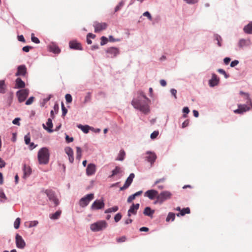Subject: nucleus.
<instances>
[{
	"instance_id": "f257e3e1",
	"label": "nucleus",
	"mask_w": 252,
	"mask_h": 252,
	"mask_svg": "<svg viewBox=\"0 0 252 252\" xmlns=\"http://www.w3.org/2000/svg\"><path fill=\"white\" fill-rule=\"evenodd\" d=\"M150 99L143 92H141L136 97L133 98L131 104L134 109L139 110L144 115H148L150 112Z\"/></svg>"
},
{
	"instance_id": "f03ea898",
	"label": "nucleus",
	"mask_w": 252,
	"mask_h": 252,
	"mask_svg": "<svg viewBox=\"0 0 252 252\" xmlns=\"http://www.w3.org/2000/svg\"><path fill=\"white\" fill-rule=\"evenodd\" d=\"M37 158L40 164H47L50 158L48 149L47 147L41 148L38 152Z\"/></svg>"
},
{
	"instance_id": "7ed1b4c3",
	"label": "nucleus",
	"mask_w": 252,
	"mask_h": 252,
	"mask_svg": "<svg viewBox=\"0 0 252 252\" xmlns=\"http://www.w3.org/2000/svg\"><path fill=\"white\" fill-rule=\"evenodd\" d=\"M252 108V100L250 98L249 95H247L246 104H239L238 109L235 110L234 112L236 114H242L244 112L249 111Z\"/></svg>"
},
{
	"instance_id": "20e7f679",
	"label": "nucleus",
	"mask_w": 252,
	"mask_h": 252,
	"mask_svg": "<svg viewBox=\"0 0 252 252\" xmlns=\"http://www.w3.org/2000/svg\"><path fill=\"white\" fill-rule=\"evenodd\" d=\"M108 224L105 220H99L90 225V229L93 232H98L106 228Z\"/></svg>"
},
{
	"instance_id": "39448f33",
	"label": "nucleus",
	"mask_w": 252,
	"mask_h": 252,
	"mask_svg": "<svg viewBox=\"0 0 252 252\" xmlns=\"http://www.w3.org/2000/svg\"><path fill=\"white\" fill-rule=\"evenodd\" d=\"M42 192L46 194L48 197L49 200L53 202L55 207L58 206L60 204V201L56 196L55 192L52 189H42L41 190Z\"/></svg>"
},
{
	"instance_id": "423d86ee",
	"label": "nucleus",
	"mask_w": 252,
	"mask_h": 252,
	"mask_svg": "<svg viewBox=\"0 0 252 252\" xmlns=\"http://www.w3.org/2000/svg\"><path fill=\"white\" fill-rule=\"evenodd\" d=\"M94 193L87 194L79 200V205L82 208L86 207L89 204L90 202L94 199Z\"/></svg>"
},
{
	"instance_id": "0eeeda50",
	"label": "nucleus",
	"mask_w": 252,
	"mask_h": 252,
	"mask_svg": "<svg viewBox=\"0 0 252 252\" xmlns=\"http://www.w3.org/2000/svg\"><path fill=\"white\" fill-rule=\"evenodd\" d=\"M29 94V90L28 89L18 91L16 92V95L18 97V101L20 103L24 101L28 97Z\"/></svg>"
},
{
	"instance_id": "6e6552de",
	"label": "nucleus",
	"mask_w": 252,
	"mask_h": 252,
	"mask_svg": "<svg viewBox=\"0 0 252 252\" xmlns=\"http://www.w3.org/2000/svg\"><path fill=\"white\" fill-rule=\"evenodd\" d=\"M172 195V194L170 191L164 190L158 193V196L163 203L166 200L170 199L171 198Z\"/></svg>"
},
{
	"instance_id": "1a4fd4ad",
	"label": "nucleus",
	"mask_w": 252,
	"mask_h": 252,
	"mask_svg": "<svg viewBox=\"0 0 252 252\" xmlns=\"http://www.w3.org/2000/svg\"><path fill=\"white\" fill-rule=\"evenodd\" d=\"M16 246L17 248L23 249L26 246V243L22 237L18 234L15 237Z\"/></svg>"
},
{
	"instance_id": "9d476101",
	"label": "nucleus",
	"mask_w": 252,
	"mask_h": 252,
	"mask_svg": "<svg viewBox=\"0 0 252 252\" xmlns=\"http://www.w3.org/2000/svg\"><path fill=\"white\" fill-rule=\"evenodd\" d=\"M105 204L103 200L97 199L95 200L91 206L92 210H99L101 209L104 207Z\"/></svg>"
},
{
	"instance_id": "9b49d317",
	"label": "nucleus",
	"mask_w": 252,
	"mask_h": 252,
	"mask_svg": "<svg viewBox=\"0 0 252 252\" xmlns=\"http://www.w3.org/2000/svg\"><path fill=\"white\" fill-rule=\"evenodd\" d=\"M106 53L109 54L108 57L110 58H114L116 57L118 55L120 54V51L119 48L114 47H111L108 48L106 50Z\"/></svg>"
},
{
	"instance_id": "f8f14e48",
	"label": "nucleus",
	"mask_w": 252,
	"mask_h": 252,
	"mask_svg": "<svg viewBox=\"0 0 252 252\" xmlns=\"http://www.w3.org/2000/svg\"><path fill=\"white\" fill-rule=\"evenodd\" d=\"M158 192L155 189H149L144 193V196L149 198L150 200L154 199L158 195Z\"/></svg>"
},
{
	"instance_id": "ddd939ff",
	"label": "nucleus",
	"mask_w": 252,
	"mask_h": 252,
	"mask_svg": "<svg viewBox=\"0 0 252 252\" xmlns=\"http://www.w3.org/2000/svg\"><path fill=\"white\" fill-rule=\"evenodd\" d=\"M27 73V69L25 64L20 65L17 67V71L15 73L16 76H25Z\"/></svg>"
},
{
	"instance_id": "4468645a",
	"label": "nucleus",
	"mask_w": 252,
	"mask_h": 252,
	"mask_svg": "<svg viewBox=\"0 0 252 252\" xmlns=\"http://www.w3.org/2000/svg\"><path fill=\"white\" fill-rule=\"evenodd\" d=\"M69 47L70 49L76 50H83L81 44L76 40L70 41L69 42Z\"/></svg>"
},
{
	"instance_id": "2eb2a0df",
	"label": "nucleus",
	"mask_w": 252,
	"mask_h": 252,
	"mask_svg": "<svg viewBox=\"0 0 252 252\" xmlns=\"http://www.w3.org/2000/svg\"><path fill=\"white\" fill-rule=\"evenodd\" d=\"M220 82V79L218 77L217 75L213 73L212 74V78L209 80V85L210 87H214L218 85Z\"/></svg>"
},
{
	"instance_id": "dca6fc26",
	"label": "nucleus",
	"mask_w": 252,
	"mask_h": 252,
	"mask_svg": "<svg viewBox=\"0 0 252 252\" xmlns=\"http://www.w3.org/2000/svg\"><path fill=\"white\" fill-rule=\"evenodd\" d=\"M146 154L148 155V156L146 158V160L151 164H153L155 162L157 158L156 154L154 152L149 151H147L146 152Z\"/></svg>"
},
{
	"instance_id": "f3484780",
	"label": "nucleus",
	"mask_w": 252,
	"mask_h": 252,
	"mask_svg": "<svg viewBox=\"0 0 252 252\" xmlns=\"http://www.w3.org/2000/svg\"><path fill=\"white\" fill-rule=\"evenodd\" d=\"M94 32H98L102 30H105L107 27V24L106 23H95L94 25Z\"/></svg>"
},
{
	"instance_id": "a211bd4d",
	"label": "nucleus",
	"mask_w": 252,
	"mask_h": 252,
	"mask_svg": "<svg viewBox=\"0 0 252 252\" xmlns=\"http://www.w3.org/2000/svg\"><path fill=\"white\" fill-rule=\"evenodd\" d=\"M96 171V166L94 163H89L86 168V174L87 176L94 175Z\"/></svg>"
},
{
	"instance_id": "6ab92c4d",
	"label": "nucleus",
	"mask_w": 252,
	"mask_h": 252,
	"mask_svg": "<svg viewBox=\"0 0 252 252\" xmlns=\"http://www.w3.org/2000/svg\"><path fill=\"white\" fill-rule=\"evenodd\" d=\"M46 126L44 124H42V126L43 128L46 130L48 132L52 133L54 131V130L52 129L53 128V123L52 120L51 118H49L47 120V122H46Z\"/></svg>"
},
{
	"instance_id": "aec40b11",
	"label": "nucleus",
	"mask_w": 252,
	"mask_h": 252,
	"mask_svg": "<svg viewBox=\"0 0 252 252\" xmlns=\"http://www.w3.org/2000/svg\"><path fill=\"white\" fill-rule=\"evenodd\" d=\"M48 50L49 52L56 54H58L61 52V50L58 46L54 43L49 45L48 46Z\"/></svg>"
},
{
	"instance_id": "412c9836",
	"label": "nucleus",
	"mask_w": 252,
	"mask_h": 252,
	"mask_svg": "<svg viewBox=\"0 0 252 252\" xmlns=\"http://www.w3.org/2000/svg\"><path fill=\"white\" fill-rule=\"evenodd\" d=\"M65 153L67 155L68 157V159L71 163H72L74 161V156H73V149L69 147H67L64 149Z\"/></svg>"
},
{
	"instance_id": "4be33fe9",
	"label": "nucleus",
	"mask_w": 252,
	"mask_h": 252,
	"mask_svg": "<svg viewBox=\"0 0 252 252\" xmlns=\"http://www.w3.org/2000/svg\"><path fill=\"white\" fill-rule=\"evenodd\" d=\"M251 41L250 39H240L238 43V46L239 48H242L244 47L249 46L251 45Z\"/></svg>"
},
{
	"instance_id": "5701e85b",
	"label": "nucleus",
	"mask_w": 252,
	"mask_h": 252,
	"mask_svg": "<svg viewBox=\"0 0 252 252\" xmlns=\"http://www.w3.org/2000/svg\"><path fill=\"white\" fill-rule=\"evenodd\" d=\"M213 37L214 41H217L218 46L219 47H221L222 46L223 41L221 36L217 33H214Z\"/></svg>"
},
{
	"instance_id": "b1692460",
	"label": "nucleus",
	"mask_w": 252,
	"mask_h": 252,
	"mask_svg": "<svg viewBox=\"0 0 252 252\" xmlns=\"http://www.w3.org/2000/svg\"><path fill=\"white\" fill-rule=\"evenodd\" d=\"M25 87V83L20 77L15 80V88L22 89Z\"/></svg>"
},
{
	"instance_id": "393cba45",
	"label": "nucleus",
	"mask_w": 252,
	"mask_h": 252,
	"mask_svg": "<svg viewBox=\"0 0 252 252\" xmlns=\"http://www.w3.org/2000/svg\"><path fill=\"white\" fill-rule=\"evenodd\" d=\"M155 210H153L150 207H146L144 210L143 214L146 216H148L151 218L153 217Z\"/></svg>"
},
{
	"instance_id": "a878e982",
	"label": "nucleus",
	"mask_w": 252,
	"mask_h": 252,
	"mask_svg": "<svg viewBox=\"0 0 252 252\" xmlns=\"http://www.w3.org/2000/svg\"><path fill=\"white\" fill-rule=\"evenodd\" d=\"M140 204L139 203L134 204L133 203L130 207L128 211L129 212H131L132 215H136L137 211L139 208Z\"/></svg>"
},
{
	"instance_id": "bb28decb",
	"label": "nucleus",
	"mask_w": 252,
	"mask_h": 252,
	"mask_svg": "<svg viewBox=\"0 0 252 252\" xmlns=\"http://www.w3.org/2000/svg\"><path fill=\"white\" fill-rule=\"evenodd\" d=\"M243 31L247 34H252V21L244 27Z\"/></svg>"
},
{
	"instance_id": "cd10ccee",
	"label": "nucleus",
	"mask_w": 252,
	"mask_h": 252,
	"mask_svg": "<svg viewBox=\"0 0 252 252\" xmlns=\"http://www.w3.org/2000/svg\"><path fill=\"white\" fill-rule=\"evenodd\" d=\"M24 172V178H26L29 176L32 173V169L29 166H27L26 164H24L23 168Z\"/></svg>"
},
{
	"instance_id": "c85d7f7f",
	"label": "nucleus",
	"mask_w": 252,
	"mask_h": 252,
	"mask_svg": "<svg viewBox=\"0 0 252 252\" xmlns=\"http://www.w3.org/2000/svg\"><path fill=\"white\" fill-rule=\"evenodd\" d=\"M134 177H135V175L134 173H130L129 174V176L126 179V181L124 184L125 185H126L128 188L131 184Z\"/></svg>"
},
{
	"instance_id": "c756f323",
	"label": "nucleus",
	"mask_w": 252,
	"mask_h": 252,
	"mask_svg": "<svg viewBox=\"0 0 252 252\" xmlns=\"http://www.w3.org/2000/svg\"><path fill=\"white\" fill-rule=\"evenodd\" d=\"M121 172H122V170H121V167L118 166H117L112 171L111 174L108 176V178H112L114 176L117 175L118 174L121 173Z\"/></svg>"
},
{
	"instance_id": "7c9ffc66",
	"label": "nucleus",
	"mask_w": 252,
	"mask_h": 252,
	"mask_svg": "<svg viewBox=\"0 0 252 252\" xmlns=\"http://www.w3.org/2000/svg\"><path fill=\"white\" fill-rule=\"evenodd\" d=\"M77 127L80 128L84 133H88L90 129H92V127L88 125H82L81 124L77 126Z\"/></svg>"
},
{
	"instance_id": "2f4dec72",
	"label": "nucleus",
	"mask_w": 252,
	"mask_h": 252,
	"mask_svg": "<svg viewBox=\"0 0 252 252\" xmlns=\"http://www.w3.org/2000/svg\"><path fill=\"white\" fill-rule=\"evenodd\" d=\"M62 213V211L61 210H58L55 213L50 214L49 215V218L51 220H58Z\"/></svg>"
},
{
	"instance_id": "473e14b6",
	"label": "nucleus",
	"mask_w": 252,
	"mask_h": 252,
	"mask_svg": "<svg viewBox=\"0 0 252 252\" xmlns=\"http://www.w3.org/2000/svg\"><path fill=\"white\" fill-rule=\"evenodd\" d=\"M190 212V209L189 207L184 208L182 209V210H181V212L180 213H179L177 214V216L178 217H179L180 215L183 216L186 214H189Z\"/></svg>"
},
{
	"instance_id": "72a5a7b5",
	"label": "nucleus",
	"mask_w": 252,
	"mask_h": 252,
	"mask_svg": "<svg viewBox=\"0 0 252 252\" xmlns=\"http://www.w3.org/2000/svg\"><path fill=\"white\" fill-rule=\"evenodd\" d=\"M6 92V86L3 80H0V94H3Z\"/></svg>"
},
{
	"instance_id": "f704fd0d",
	"label": "nucleus",
	"mask_w": 252,
	"mask_h": 252,
	"mask_svg": "<svg viewBox=\"0 0 252 252\" xmlns=\"http://www.w3.org/2000/svg\"><path fill=\"white\" fill-rule=\"evenodd\" d=\"M125 155H126V153H125V152L124 151V150H121L119 153L118 156L116 158V160H119V161L124 160V159L125 158Z\"/></svg>"
},
{
	"instance_id": "c9c22d12",
	"label": "nucleus",
	"mask_w": 252,
	"mask_h": 252,
	"mask_svg": "<svg viewBox=\"0 0 252 252\" xmlns=\"http://www.w3.org/2000/svg\"><path fill=\"white\" fill-rule=\"evenodd\" d=\"M119 210V207L118 206H115L112 208H109L105 210L104 213L105 214H108L111 212H115Z\"/></svg>"
},
{
	"instance_id": "e433bc0d",
	"label": "nucleus",
	"mask_w": 252,
	"mask_h": 252,
	"mask_svg": "<svg viewBox=\"0 0 252 252\" xmlns=\"http://www.w3.org/2000/svg\"><path fill=\"white\" fill-rule=\"evenodd\" d=\"M175 219V214L174 213L170 212L168 213L166 219V221H169L170 220L171 221L174 220Z\"/></svg>"
},
{
	"instance_id": "4c0bfd02",
	"label": "nucleus",
	"mask_w": 252,
	"mask_h": 252,
	"mask_svg": "<svg viewBox=\"0 0 252 252\" xmlns=\"http://www.w3.org/2000/svg\"><path fill=\"white\" fill-rule=\"evenodd\" d=\"M82 156V149L79 147H76V158L77 159L80 160Z\"/></svg>"
},
{
	"instance_id": "58836bf2",
	"label": "nucleus",
	"mask_w": 252,
	"mask_h": 252,
	"mask_svg": "<svg viewBox=\"0 0 252 252\" xmlns=\"http://www.w3.org/2000/svg\"><path fill=\"white\" fill-rule=\"evenodd\" d=\"M91 100V93L90 92H88L86 94V95L85 97L83 103L84 104L90 102Z\"/></svg>"
},
{
	"instance_id": "ea45409f",
	"label": "nucleus",
	"mask_w": 252,
	"mask_h": 252,
	"mask_svg": "<svg viewBox=\"0 0 252 252\" xmlns=\"http://www.w3.org/2000/svg\"><path fill=\"white\" fill-rule=\"evenodd\" d=\"M125 2L124 1H120L119 4L115 7L114 12H116L121 10L122 7L124 5Z\"/></svg>"
},
{
	"instance_id": "a19ab883",
	"label": "nucleus",
	"mask_w": 252,
	"mask_h": 252,
	"mask_svg": "<svg viewBox=\"0 0 252 252\" xmlns=\"http://www.w3.org/2000/svg\"><path fill=\"white\" fill-rule=\"evenodd\" d=\"M218 72H219L220 73L224 75V77L225 79H227L229 77L230 75L227 74L225 71L223 69H221V68H219L218 69Z\"/></svg>"
},
{
	"instance_id": "79ce46f5",
	"label": "nucleus",
	"mask_w": 252,
	"mask_h": 252,
	"mask_svg": "<svg viewBox=\"0 0 252 252\" xmlns=\"http://www.w3.org/2000/svg\"><path fill=\"white\" fill-rule=\"evenodd\" d=\"M61 107L62 111V117H64L67 113V109L65 108L63 102L61 103Z\"/></svg>"
},
{
	"instance_id": "37998d69",
	"label": "nucleus",
	"mask_w": 252,
	"mask_h": 252,
	"mask_svg": "<svg viewBox=\"0 0 252 252\" xmlns=\"http://www.w3.org/2000/svg\"><path fill=\"white\" fill-rule=\"evenodd\" d=\"M21 220L19 218H17L14 221V227L15 229H17L19 228Z\"/></svg>"
},
{
	"instance_id": "c03bdc74",
	"label": "nucleus",
	"mask_w": 252,
	"mask_h": 252,
	"mask_svg": "<svg viewBox=\"0 0 252 252\" xmlns=\"http://www.w3.org/2000/svg\"><path fill=\"white\" fill-rule=\"evenodd\" d=\"M52 97V95L50 94L48 97L46 98H44L42 100V101L40 103V106L41 107H43L44 105L51 99Z\"/></svg>"
},
{
	"instance_id": "a18cd8bd",
	"label": "nucleus",
	"mask_w": 252,
	"mask_h": 252,
	"mask_svg": "<svg viewBox=\"0 0 252 252\" xmlns=\"http://www.w3.org/2000/svg\"><path fill=\"white\" fill-rule=\"evenodd\" d=\"M183 117L185 118L187 117V114H188L189 112V109L188 107H184L183 109Z\"/></svg>"
},
{
	"instance_id": "49530a36",
	"label": "nucleus",
	"mask_w": 252,
	"mask_h": 252,
	"mask_svg": "<svg viewBox=\"0 0 252 252\" xmlns=\"http://www.w3.org/2000/svg\"><path fill=\"white\" fill-rule=\"evenodd\" d=\"M31 40L32 42L36 44H38L40 43L39 39L37 37L34 36V33H32L31 34Z\"/></svg>"
},
{
	"instance_id": "de8ad7c7",
	"label": "nucleus",
	"mask_w": 252,
	"mask_h": 252,
	"mask_svg": "<svg viewBox=\"0 0 252 252\" xmlns=\"http://www.w3.org/2000/svg\"><path fill=\"white\" fill-rule=\"evenodd\" d=\"M24 141L26 145H29L31 143V137L30 134L28 133L24 136Z\"/></svg>"
},
{
	"instance_id": "09e8293b",
	"label": "nucleus",
	"mask_w": 252,
	"mask_h": 252,
	"mask_svg": "<svg viewBox=\"0 0 252 252\" xmlns=\"http://www.w3.org/2000/svg\"><path fill=\"white\" fill-rule=\"evenodd\" d=\"M100 39H101L100 45L101 46L105 45L108 42V38L104 36H102L101 37Z\"/></svg>"
},
{
	"instance_id": "8fccbe9b",
	"label": "nucleus",
	"mask_w": 252,
	"mask_h": 252,
	"mask_svg": "<svg viewBox=\"0 0 252 252\" xmlns=\"http://www.w3.org/2000/svg\"><path fill=\"white\" fill-rule=\"evenodd\" d=\"M122 217V215L121 213H117L114 217L115 221L116 222H118L121 220Z\"/></svg>"
},
{
	"instance_id": "3c124183",
	"label": "nucleus",
	"mask_w": 252,
	"mask_h": 252,
	"mask_svg": "<svg viewBox=\"0 0 252 252\" xmlns=\"http://www.w3.org/2000/svg\"><path fill=\"white\" fill-rule=\"evenodd\" d=\"M65 98L67 103H70L72 101V96L69 94H65Z\"/></svg>"
},
{
	"instance_id": "603ef678",
	"label": "nucleus",
	"mask_w": 252,
	"mask_h": 252,
	"mask_svg": "<svg viewBox=\"0 0 252 252\" xmlns=\"http://www.w3.org/2000/svg\"><path fill=\"white\" fill-rule=\"evenodd\" d=\"M158 131L155 130L151 134L150 137L152 139H154L158 136Z\"/></svg>"
},
{
	"instance_id": "864d4df0",
	"label": "nucleus",
	"mask_w": 252,
	"mask_h": 252,
	"mask_svg": "<svg viewBox=\"0 0 252 252\" xmlns=\"http://www.w3.org/2000/svg\"><path fill=\"white\" fill-rule=\"evenodd\" d=\"M38 224V221L37 220L31 221L29 223V227L32 228V227L36 226Z\"/></svg>"
},
{
	"instance_id": "5fc2aeb1",
	"label": "nucleus",
	"mask_w": 252,
	"mask_h": 252,
	"mask_svg": "<svg viewBox=\"0 0 252 252\" xmlns=\"http://www.w3.org/2000/svg\"><path fill=\"white\" fill-rule=\"evenodd\" d=\"M166 180V178L165 177H163L162 178L158 179L154 183V185L152 186L153 187H154L156 185L158 184V183L160 182H163Z\"/></svg>"
},
{
	"instance_id": "6e6d98bb",
	"label": "nucleus",
	"mask_w": 252,
	"mask_h": 252,
	"mask_svg": "<svg viewBox=\"0 0 252 252\" xmlns=\"http://www.w3.org/2000/svg\"><path fill=\"white\" fill-rule=\"evenodd\" d=\"M34 99V97H33V96L30 97L27 99V100L26 101V103H25L26 105H31Z\"/></svg>"
},
{
	"instance_id": "4d7b16f0",
	"label": "nucleus",
	"mask_w": 252,
	"mask_h": 252,
	"mask_svg": "<svg viewBox=\"0 0 252 252\" xmlns=\"http://www.w3.org/2000/svg\"><path fill=\"white\" fill-rule=\"evenodd\" d=\"M20 118H16L12 121V124L15 125L20 126Z\"/></svg>"
},
{
	"instance_id": "13d9d810",
	"label": "nucleus",
	"mask_w": 252,
	"mask_h": 252,
	"mask_svg": "<svg viewBox=\"0 0 252 252\" xmlns=\"http://www.w3.org/2000/svg\"><path fill=\"white\" fill-rule=\"evenodd\" d=\"M143 15L147 17L149 20H152V17L151 14L148 11L144 12L143 14Z\"/></svg>"
},
{
	"instance_id": "bf43d9fd",
	"label": "nucleus",
	"mask_w": 252,
	"mask_h": 252,
	"mask_svg": "<svg viewBox=\"0 0 252 252\" xmlns=\"http://www.w3.org/2000/svg\"><path fill=\"white\" fill-rule=\"evenodd\" d=\"M32 48V47L29 46V45H27V46H25L23 47L22 50L23 52L27 53V52H29L30 50Z\"/></svg>"
},
{
	"instance_id": "052dcab7",
	"label": "nucleus",
	"mask_w": 252,
	"mask_h": 252,
	"mask_svg": "<svg viewBox=\"0 0 252 252\" xmlns=\"http://www.w3.org/2000/svg\"><path fill=\"white\" fill-rule=\"evenodd\" d=\"M171 95L174 97L175 99H177V90L175 89H171L170 91Z\"/></svg>"
},
{
	"instance_id": "680f3d73",
	"label": "nucleus",
	"mask_w": 252,
	"mask_h": 252,
	"mask_svg": "<svg viewBox=\"0 0 252 252\" xmlns=\"http://www.w3.org/2000/svg\"><path fill=\"white\" fill-rule=\"evenodd\" d=\"M187 3L189 4H193L198 2V0H183Z\"/></svg>"
},
{
	"instance_id": "e2e57ef3",
	"label": "nucleus",
	"mask_w": 252,
	"mask_h": 252,
	"mask_svg": "<svg viewBox=\"0 0 252 252\" xmlns=\"http://www.w3.org/2000/svg\"><path fill=\"white\" fill-rule=\"evenodd\" d=\"M65 140L67 143L72 142L73 141V138L72 137H69L68 135L65 134Z\"/></svg>"
},
{
	"instance_id": "0e129e2a",
	"label": "nucleus",
	"mask_w": 252,
	"mask_h": 252,
	"mask_svg": "<svg viewBox=\"0 0 252 252\" xmlns=\"http://www.w3.org/2000/svg\"><path fill=\"white\" fill-rule=\"evenodd\" d=\"M239 63V61L238 60H234L233 61H232L230 63V66L231 67H235V66H236L237 65H238Z\"/></svg>"
},
{
	"instance_id": "69168bd1",
	"label": "nucleus",
	"mask_w": 252,
	"mask_h": 252,
	"mask_svg": "<svg viewBox=\"0 0 252 252\" xmlns=\"http://www.w3.org/2000/svg\"><path fill=\"white\" fill-rule=\"evenodd\" d=\"M135 198V197L134 196L133 194H132V195L129 196L128 198H127V203H131L132 202V201L133 200H134Z\"/></svg>"
},
{
	"instance_id": "338daca9",
	"label": "nucleus",
	"mask_w": 252,
	"mask_h": 252,
	"mask_svg": "<svg viewBox=\"0 0 252 252\" xmlns=\"http://www.w3.org/2000/svg\"><path fill=\"white\" fill-rule=\"evenodd\" d=\"M12 98H13V93H11L9 94V95L7 97V101L9 103V105L11 104L12 101Z\"/></svg>"
},
{
	"instance_id": "774afa93",
	"label": "nucleus",
	"mask_w": 252,
	"mask_h": 252,
	"mask_svg": "<svg viewBox=\"0 0 252 252\" xmlns=\"http://www.w3.org/2000/svg\"><path fill=\"white\" fill-rule=\"evenodd\" d=\"M17 38H18V41H19L20 42H22L23 43L26 42L25 38L23 35H18Z\"/></svg>"
}]
</instances>
